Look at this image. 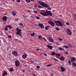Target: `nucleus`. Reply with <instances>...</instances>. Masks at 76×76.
<instances>
[{"label":"nucleus","instance_id":"dca6fc26","mask_svg":"<svg viewBox=\"0 0 76 76\" xmlns=\"http://www.w3.org/2000/svg\"><path fill=\"white\" fill-rule=\"evenodd\" d=\"M55 56L57 58H60V55L58 53H56L55 55Z\"/></svg>","mask_w":76,"mask_h":76},{"label":"nucleus","instance_id":"ddd939ff","mask_svg":"<svg viewBox=\"0 0 76 76\" xmlns=\"http://www.w3.org/2000/svg\"><path fill=\"white\" fill-rule=\"evenodd\" d=\"M39 26L41 27V28L42 29H43L44 28V25H43L42 24H39Z\"/></svg>","mask_w":76,"mask_h":76},{"label":"nucleus","instance_id":"052dcab7","mask_svg":"<svg viewBox=\"0 0 76 76\" xmlns=\"http://www.w3.org/2000/svg\"><path fill=\"white\" fill-rule=\"evenodd\" d=\"M30 41H32V39H31Z\"/></svg>","mask_w":76,"mask_h":76},{"label":"nucleus","instance_id":"a19ab883","mask_svg":"<svg viewBox=\"0 0 76 76\" xmlns=\"http://www.w3.org/2000/svg\"><path fill=\"white\" fill-rule=\"evenodd\" d=\"M43 55H44V56H47V54H46L45 53H43Z\"/></svg>","mask_w":76,"mask_h":76},{"label":"nucleus","instance_id":"4d7b16f0","mask_svg":"<svg viewBox=\"0 0 76 76\" xmlns=\"http://www.w3.org/2000/svg\"><path fill=\"white\" fill-rule=\"evenodd\" d=\"M28 12H30V10H28Z\"/></svg>","mask_w":76,"mask_h":76},{"label":"nucleus","instance_id":"a18cd8bd","mask_svg":"<svg viewBox=\"0 0 76 76\" xmlns=\"http://www.w3.org/2000/svg\"><path fill=\"white\" fill-rule=\"evenodd\" d=\"M56 44L57 45H60V44H59V43H58V42H56Z\"/></svg>","mask_w":76,"mask_h":76},{"label":"nucleus","instance_id":"13d9d810","mask_svg":"<svg viewBox=\"0 0 76 76\" xmlns=\"http://www.w3.org/2000/svg\"><path fill=\"white\" fill-rule=\"evenodd\" d=\"M23 17H24H24H25V15H23Z\"/></svg>","mask_w":76,"mask_h":76},{"label":"nucleus","instance_id":"e2e57ef3","mask_svg":"<svg viewBox=\"0 0 76 76\" xmlns=\"http://www.w3.org/2000/svg\"><path fill=\"white\" fill-rule=\"evenodd\" d=\"M0 42H1V41L0 40Z\"/></svg>","mask_w":76,"mask_h":76},{"label":"nucleus","instance_id":"4c0bfd02","mask_svg":"<svg viewBox=\"0 0 76 76\" xmlns=\"http://www.w3.org/2000/svg\"><path fill=\"white\" fill-rule=\"evenodd\" d=\"M19 25L20 26H22V23H19Z\"/></svg>","mask_w":76,"mask_h":76},{"label":"nucleus","instance_id":"680f3d73","mask_svg":"<svg viewBox=\"0 0 76 76\" xmlns=\"http://www.w3.org/2000/svg\"><path fill=\"white\" fill-rule=\"evenodd\" d=\"M35 6H36L37 7V5H36Z\"/></svg>","mask_w":76,"mask_h":76},{"label":"nucleus","instance_id":"6ab92c4d","mask_svg":"<svg viewBox=\"0 0 76 76\" xmlns=\"http://www.w3.org/2000/svg\"><path fill=\"white\" fill-rule=\"evenodd\" d=\"M7 75V73L6 71H4L2 74V76H4Z\"/></svg>","mask_w":76,"mask_h":76},{"label":"nucleus","instance_id":"58836bf2","mask_svg":"<svg viewBox=\"0 0 76 76\" xmlns=\"http://www.w3.org/2000/svg\"><path fill=\"white\" fill-rule=\"evenodd\" d=\"M66 25H69L70 23H69L67 22V23H66Z\"/></svg>","mask_w":76,"mask_h":76},{"label":"nucleus","instance_id":"e433bc0d","mask_svg":"<svg viewBox=\"0 0 76 76\" xmlns=\"http://www.w3.org/2000/svg\"><path fill=\"white\" fill-rule=\"evenodd\" d=\"M72 64L73 65H74L75 66H76V64L75 63H73Z\"/></svg>","mask_w":76,"mask_h":76},{"label":"nucleus","instance_id":"cd10ccee","mask_svg":"<svg viewBox=\"0 0 76 76\" xmlns=\"http://www.w3.org/2000/svg\"><path fill=\"white\" fill-rule=\"evenodd\" d=\"M37 7L38 9H41V6L40 5H38L37 6Z\"/></svg>","mask_w":76,"mask_h":76},{"label":"nucleus","instance_id":"bb28decb","mask_svg":"<svg viewBox=\"0 0 76 76\" xmlns=\"http://www.w3.org/2000/svg\"><path fill=\"white\" fill-rule=\"evenodd\" d=\"M26 2H28V3H30L31 1H29V0H26Z\"/></svg>","mask_w":76,"mask_h":76},{"label":"nucleus","instance_id":"f03ea898","mask_svg":"<svg viewBox=\"0 0 76 76\" xmlns=\"http://www.w3.org/2000/svg\"><path fill=\"white\" fill-rule=\"evenodd\" d=\"M40 14L44 16H48V15H49V16H51L53 15L51 12L48 10L46 11V12L44 11H42L40 12Z\"/></svg>","mask_w":76,"mask_h":76},{"label":"nucleus","instance_id":"423d86ee","mask_svg":"<svg viewBox=\"0 0 76 76\" xmlns=\"http://www.w3.org/2000/svg\"><path fill=\"white\" fill-rule=\"evenodd\" d=\"M48 23L49 24H50V25L52 26H54V25H55V23H54V22L51 21H49Z\"/></svg>","mask_w":76,"mask_h":76},{"label":"nucleus","instance_id":"412c9836","mask_svg":"<svg viewBox=\"0 0 76 76\" xmlns=\"http://www.w3.org/2000/svg\"><path fill=\"white\" fill-rule=\"evenodd\" d=\"M4 30H5V31H8V28H7V27H5L4 28Z\"/></svg>","mask_w":76,"mask_h":76},{"label":"nucleus","instance_id":"9b49d317","mask_svg":"<svg viewBox=\"0 0 76 76\" xmlns=\"http://www.w3.org/2000/svg\"><path fill=\"white\" fill-rule=\"evenodd\" d=\"M12 14L14 16H15L16 15V12L13 11L12 12Z\"/></svg>","mask_w":76,"mask_h":76},{"label":"nucleus","instance_id":"ea45409f","mask_svg":"<svg viewBox=\"0 0 76 76\" xmlns=\"http://www.w3.org/2000/svg\"><path fill=\"white\" fill-rule=\"evenodd\" d=\"M58 39L59 40V41H61V39L60 38H58Z\"/></svg>","mask_w":76,"mask_h":76},{"label":"nucleus","instance_id":"c756f323","mask_svg":"<svg viewBox=\"0 0 76 76\" xmlns=\"http://www.w3.org/2000/svg\"><path fill=\"white\" fill-rule=\"evenodd\" d=\"M64 48H69V46H64Z\"/></svg>","mask_w":76,"mask_h":76},{"label":"nucleus","instance_id":"4be33fe9","mask_svg":"<svg viewBox=\"0 0 76 76\" xmlns=\"http://www.w3.org/2000/svg\"><path fill=\"white\" fill-rule=\"evenodd\" d=\"M58 49L59 50H60L61 51L62 50H64L61 47L59 48Z\"/></svg>","mask_w":76,"mask_h":76},{"label":"nucleus","instance_id":"c9c22d12","mask_svg":"<svg viewBox=\"0 0 76 76\" xmlns=\"http://www.w3.org/2000/svg\"><path fill=\"white\" fill-rule=\"evenodd\" d=\"M51 64H49L47 65V67H50V66H51Z\"/></svg>","mask_w":76,"mask_h":76},{"label":"nucleus","instance_id":"4468645a","mask_svg":"<svg viewBox=\"0 0 76 76\" xmlns=\"http://www.w3.org/2000/svg\"><path fill=\"white\" fill-rule=\"evenodd\" d=\"M60 67L61 68V72H64V71H65L66 70L65 68L62 66H61Z\"/></svg>","mask_w":76,"mask_h":76},{"label":"nucleus","instance_id":"09e8293b","mask_svg":"<svg viewBox=\"0 0 76 76\" xmlns=\"http://www.w3.org/2000/svg\"><path fill=\"white\" fill-rule=\"evenodd\" d=\"M9 25H7V26H6V28H7L8 27H9Z\"/></svg>","mask_w":76,"mask_h":76},{"label":"nucleus","instance_id":"7c9ffc66","mask_svg":"<svg viewBox=\"0 0 76 76\" xmlns=\"http://www.w3.org/2000/svg\"><path fill=\"white\" fill-rule=\"evenodd\" d=\"M51 54L53 55V56H54L56 54V53L55 52H53Z\"/></svg>","mask_w":76,"mask_h":76},{"label":"nucleus","instance_id":"de8ad7c7","mask_svg":"<svg viewBox=\"0 0 76 76\" xmlns=\"http://www.w3.org/2000/svg\"><path fill=\"white\" fill-rule=\"evenodd\" d=\"M8 37L10 38H12V37H11V36H9Z\"/></svg>","mask_w":76,"mask_h":76},{"label":"nucleus","instance_id":"c85d7f7f","mask_svg":"<svg viewBox=\"0 0 76 76\" xmlns=\"http://www.w3.org/2000/svg\"><path fill=\"white\" fill-rule=\"evenodd\" d=\"M8 27L9 28H10V29H9L10 30L11 29H12V26H11L10 25H9V26Z\"/></svg>","mask_w":76,"mask_h":76},{"label":"nucleus","instance_id":"f257e3e1","mask_svg":"<svg viewBox=\"0 0 76 76\" xmlns=\"http://www.w3.org/2000/svg\"><path fill=\"white\" fill-rule=\"evenodd\" d=\"M38 3H39L40 5L42 6L43 7H44L47 8L48 10H51V7H49V5L44 3V2H42L41 1H38Z\"/></svg>","mask_w":76,"mask_h":76},{"label":"nucleus","instance_id":"c03bdc74","mask_svg":"<svg viewBox=\"0 0 76 76\" xmlns=\"http://www.w3.org/2000/svg\"><path fill=\"white\" fill-rule=\"evenodd\" d=\"M37 12H38L37 11H34V13H37Z\"/></svg>","mask_w":76,"mask_h":76},{"label":"nucleus","instance_id":"2eb2a0df","mask_svg":"<svg viewBox=\"0 0 76 76\" xmlns=\"http://www.w3.org/2000/svg\"><path fill=\"white\" fill-rule=\"evenodd\" d=\"M22 57L23 59L26 58L27 57V55L26 54H23L22 55Z\"/></svg>","mask_w":76,"mask_h":76},{"label":"nucleus","instance_id":"9d476101","mask_svg":"<svg viewBox=\"0 0 76 76\" xmlns=\"http://www.w3.org/2000/svg\"><path fill=\"white\" fill-rule=\"evenodd\" d=\"M76 58L75 57H73L72 58V59H71V61L72 62H74L76 61Z\"/></svg>","mask_w":76,"mask_h":76},{"label":"nucleus","instance_id":"39448f33","mask_svg":"<svg viewBox=\"0 0 76 76\" xmlns=\"http://www.w3.org/2000/svg\"><path fill=\"white\" fill-rule=\"evenodd\" d=\"M67 32L68 35H71L72 34V31L69 28H68L67 29Z\"/></svg>","mask_w":76,"mask_h":76},{"label":"nucleus","instance_id":"6e6d98bb","mask_svg":"<svg viewBox=\"0 0 76 76\" xmlns=\"http://www.w3.org/2000/svg\"><path fill=\"white\" fill-rule=\"evenodd\" d=\"M12 1H15V0H12Z\"/></svg>","mask_w":76,"mask_h":76},{"label":"nucleus","instance_id":"0eeeda50","mask_svg":"<svg viewBox=\"0 0 76 76\" xmlns=\"http://www.w3.org/2000/svg\"><path fill=\"white\" fill-rule=\"evenodd\" d=\"M15 65L16 66H19L20 65V62L18 61H16L15 63Z\"/></svg>","mask_w":76,"mask_h":76},{"label":"nucleus","instance_id":"f704fd0d","mask_svg":"<svg viewBox=\"0 0 76 76\" xmlns=\"http://www.w3.org/2000/svg\"><path fill=\"white\" fill-rule=\"evenodd\" d=\"M68 63H69L70 65H71V61H68Z\"/></svg>","mask_w":76,"mask_h":76},{"label":"nucleus","instance_id":"5701e85b","mask_svg":"<svg viewBox=\"0 0 76 76\" xmlns=\"http://www.w3.org/2000/svg\"><path fill=\"white\" fill-rule=\"evenodd\" d=\"M38 38L39 39H42V36L41 35H39L38 36Z\"/></svg>","mask_w":76,"mask_h":76},{"label":"nucleus","instance_id":"f8f14e48","mask_svg":"<svg viewBox=\"0 0 76 76\" xmlns=\"http://www.w3.org/2000/svg\"><path fill=\"white\" fill-rule=\"evenodd\" d=\"M3 20L4 22H5V21H6V20H7V17L6 16H4L3 17Z\"/></svg>","mask_w":76,"mask_h":76},{"label":"nucleus","instance_id":"f3484780","mask_svg":"<svg viewBox=\"0 0 76 76\" xmlns=\"http://www.w3.org/2000/svg\"><path fill=\"white\" fill-rule=\"evenodd\" d=\"M47 47H48L49 49H50V50H52V49L53 48V47L51 45H47Z\"/></svg>","mask_w":76,"mask_h":76},{"label":"nucleus","instance_id":"49530a36","mask_svg":"<svg viewBox=\"0 0 76 76\" xmlns=\"http://www.w3.org/2000/svg\"><path fill=\"white\" fill-rule=\"evenodd\" d=\"M18 18H17L15 19V21H18Z\"/></svg>","mask_w":76,"mask_h":76},{"label":"nucleus","instance_id":"8fccbe9b","mask_svg":"<svg viewBox=\"0 0 76 76\" xmlns=\"http://www.w3.org/2000/svg\"><path fill=\"white\" fill-rule=\"evenodd\" d=\"M54 60H55V61H57L58 60L56 59L55 58H54Z\"/></svg>","mask_w":76,"mask_h":76},{"label":"nucleus","instance_id":"2f4dec72","mask_svg":"<svg viewBox=\"0 0 76 76\" xmlns=\"http://www.w3.org/2000/svg\"><path fill=\"white\" fill-rule=\"evenodd\" d=\"M20 1V0H16V2L17 3H19Z\"/></svg>","mask_w":76,"mask_h":76},{"label":"nucleus","instance_id":"473e14b6","mask_svg":"<svg viewBox=\"0 0 76 76\" xmlns=\"http://www.w3.org/2000/svg\"><path fill=\"white\" fill-rule=\"evenodd\" d=\"M36 19H40V18L38 16H37L36 17Z\"/></svg>","mask_w":76,"mask_h":76},{"label":"nucleus","instance_id":"5fc2aeb1","mask_svg":"<svg viewBox=\"0 0 76 76\" xmlns=\"http://www.w3.org/2000/svg\"><path fill=\"white\" fill-rule=\"evenodd\" d=\"M50 75H51V76H53V74H50Z\"/></svg>","mask_w":76,"mask_h":76},{"label":"nucleus","instance_id":"72a5a7b5","mask_svg":"<svg viewBox=\"0 0 76 76\" xmlns=\"http://www.w3.org/2000/svg\"><path fill=\"white\" fill-rule=\"evenodd\" d=\"M56 30H57V31H59L60 30V29L57 27L56 28Z\"/></svg>","mask_w":76,"mask_h":76},{"label":"nucleus","instance_id":"bf43d9fd","mask_svg":"<svg viewBox=\"0 0 76 76\" xmlns=\"http://www.w3.org/2000/svg\"><path fill=\"white\" fill-rule=\"evenodd\" d=\"M23 72H25V70H23Z\"/></svg>","mask_w":76,"mask_h":76},{"label":"nucleus","instance_id":"a878e982","mask_svg":"<svg viewBox=\"0 0 76 76\" xmlns=\"http://www.w3.org/2000/svg\"><path fill=\"white\" fill-rule=\"evenodd\" d=\"M13 70V68H11L10 69V72H12Z\"/></svg>","mask_w":76,"mask_h":76},{"label":"nucleus","instance_id":"6e6552de","mask_svg":"<svg viewBox=\"0 0 76 76\" xmlns=\"http://www.w3.org/2000/svg\"><path fill=\"white\" fill-rule=\"evenodd\" d=\"M12 53L14 56H18V52H16V51H13Z\"/></svg>","mask_w":76,"mask_h":76},{"label":"nucleus","instance_id":"a211bd4d","mask_svg":"<svg viewBox=\"0 0 76 76\" xmlns=\"http://www.w3.org/2000/svg\"><path fill=\"white\" fill-rule=\"evenodd\" d=\"M65 59V58H64V57H63V56H61L60 58V60H61V61H63Z\"/></svg>","mask_w":76,"mask_h":76},{"label":"nucleus","instance_id":"393cba45","mask_svg":"<svg viewBox=\"0 0 76 76\" xmlns=\"http://www.w3.org/2000/svg\"><path fill=\"white\" fill-rule=\"evenodd\" d=\"M34 63V61H30V64H33V63Z\"/></svg>","mask_w":76,"mask_h":76},{"label":"nucleus","instance_id":"37998d69","mask_svg":"<svg viewBox=\"0 0 76 76\" xmlns=\"http://www.w3.org/2000/svg\"><path fill=\"white\" fill-rule=\"evenodd\" d=\"M37 69H39V66H37Z\"/></svg>","mask_w":76,"mask_h":76},{"label":"nucleus","instance_id":"aec40b11","mask_svg":"<svg viewBox=\"0 0 76 76\" xmlns=\"http://www.w3.org/2000/svg\"><path fill=\"white\" fill-rule=\"evenodd\" d=\"M48 28H50L49 26H45V29L46 30H47L48 29Z\"/></svg>","mask_w":76,"mask_h":76},{"label":"nucleus","instance_id":"603ef678","mask_svg":"<svg viewBox=\"0 0 76 76\" xmlns=\"http://www.w3.org/2000/svg\"><path fill=\"white\" fill-rule=\"evenodd\" d=\"M65 53H66V54H68L69 53H68V52H66Z\"/></svg>","mask_w":76,"mask_h":76},{"label":"nucleus","instance_id":"20e7f679","mask_svg":"<svg viewBox=\"0 0 76 76\" xmlns=\"http://www.w3.org/2000/svg\"><path fill=\"white\" fill-rule=\"evenodd\" d=\"M54 22L56 24V25L57 26H62V24H61V22L60 21L57 20V21H54Z\"/></svg>","mask_w":76,"mask_h":76},{"label":"nucleus","instance_id":"7ed1b4c3","mask_svg":"<svg viewBox=\"0 0 76 76\" xmlns=\"http://www.w3.org/2000/svg\"><path fill=\"white\" fill-rule=\"evenodd\" d=\"M17 33L16 34L18 36H21L22 34H21V30L18 28H16Z\"/></svg>","mask_w":76,"mask_h":76},{"label":"nucleus","instance_id":"864d4df0","mask_svg":"<svg viewBox=\"0 0 76 76\" xmlns=\"http://www.w3.org/2000/svg\"><path fill=\"white\" fill-rule=\"evenodd\" d=\"M36 50H37V51H39V49L37 48V49H36Z\"/></svg>","mask_w":76,"mask_h":76},{"label":"nucleus","instance_id":"1a4fd4ad","mask_svg":"<svg viewBox=\"0 0 76 76\" xmlns=\"http://www.w3.org/2000/svg\"><path fill=\"white\" fill-rule=\"evenodd\" d=\"M49 39L50 42H54V40L52 38V37H49Z\"/></svg>","mask_w":76,"mask_h":76},{"label":"nucleus","instance_id":"3c124183","mask_svg":"<svg viewBox=\"0 0 76 76\" xmlns=\"http://www.w3.org/2000/svg\"><path fill=\"white\" fill-rule=\"evenodd\" d=\"M43 40H44V41H46L45 38H43Z\"/></svg>","mask_w":76,"mask_h":76},{"label":"nucleus","instance_id":"b1692460","mask_svg":"<svg viewBox=\"0 0 76 76\" xmlns=\"http://www.w3.org/2000/svg\"><path fill=\"white\" fill-rule=\"evenodd\" d=\"M31 37H33V36H34V35H35V34L34 33H33L31 34Z\"/></svg>","mask_w":76,"mask_h":76},{"label":"nucleus","instance_id":"79ce46f5","mask_svg":"<svg viewBox=\"0 0 76 76\" xmlns=\"http://www.w3.org/2000/svg\"><path fill=\"white\" fill-rule=\"evenodd\" d=\"M69 45L70 47H73V46H72L71 45H70V44H69Z\"/></svg>","mask_w":76,"mask_h":76}]
</instances>
